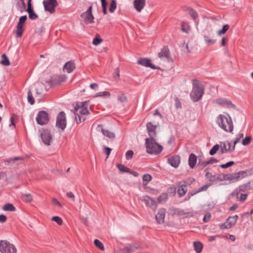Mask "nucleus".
<instances>
[{"label":"nucleus","instance_id":"nucleus-1","mask_svg":"<svg viewBox=\"0 0 253 253\" xmlns=\"http://www.w3.org/2000/svg\"><path fill=\"white\" fill-rule=\"evenodd\" d=\"M192 90L190 94V97L193 102L200 100L204 92L203 85L197 80L192 81Z\"/></svg>","mask_w":253,"mask_h":253},{"label":"nucleus","instance_id":"nucleus-2","mask_svg":"<svg viewBox=\"0 0 253 253\" xmlns=\"http://www.w3.org/2000/svg\"><path fill=\"white\" fill-rule=\"evenodd\" d=\"M216 123L225 131L232 132L234 126L232 119L229 115H219L217 118Z\"/></svg>","mask_w":253,"mask_h":253},{"label":"nucleus","instance_id":"nucleus-3","mask_svg":"<svg viewBox=\"0 0 253 253\" xmlns=\"http://www.w3.org/2000/svg\"><path fill=\"white\" fill-rule=\"evenodd\" d=\"M146 152L151 154H158L162 150V145L158 144L155 141V138H146L145 139Z\"/></svg>","mask_w":253,"mask_h":253},{"label":"nucleus","instance_id":"nucleus-4","mask_svg":"<svg viewBox=\"0 0 253 253\" xmlns=\"http://www.w3.org/2000/svg\"><path fill=\"white\" fill-rule=\"evenodd\" d=\"M247 175V172L244 170L240 171L234 173H227L223 175V179L228 180L230 183H234L245 177Z\"/></svg>","mask_w":253,"mask_h":253},{"label":"nucleus","instance_id":"nucleus-5","mask_svg":"<svg viewBox=\"0 0 253 253\" xmlns=\"http://www.w3.org/2000/svg\"><path fill=\"white\" fill-rule=\"evenodd\" d=\"M0 252L1 253H17L15 246L6 240L0 241Z\"/></svg>","mask_w":253,"mask_h":253},{"label":"nucleus","instance_id":"nucleus-6","mask_svg":"<svg viewBox=\"0 0 253 253\" xmlns=\"http://www.w3.org/2000/svg\"><path fill=\"white\" fill-rule=\"evenodd\" d=\"M40 137L43 143L46 146H49L52 140V136L50 131L47 129L40 130Z\"/></svg>","mask_w":253,"mask_h":253},{"label":"nucleus","instance_id":"nucleus-7","mask_svg":"<svg viewBox=\"0 0 253 253\" xmlns=\"http://www.w3.org/2000/svg\"><path fill=\"white\" fill-rule=\"evenodd\" d=\"M75 115L79 114L85 115L89 113L87 109V104L86 102H79L77 103L74 107Z\"/></svg>","mask_w":253,"mask_h":253},{"label":"nucleus","instance_id":"nucleus-8","mask_svg":"<svg viewBox=\"0 0 253 253\" xmlns=\"http://www.w3.org/2000/svg\"><path fill=\"white\" fill-rule=\"evenodd\" d=\"M66 115L64 112H60L57 115L56 118V126L60 128L62 130H64L66 127Z\"/></svg>","mask_w":253,"mask_h":253},{"label":"nucleus","instance_id":"nucleus-9","mask_svg":"<svg viewBox=\"0 0 253 253\" xmlns=\"http://www.w3.org/2000/svg\"><path fill=\"white\" fill-rule=\"evenodd\" d=\"M238 218V216L237 215L228 217L225 223L219 225L220 228L221 229H227L232 228L236 223Z\"/></svg>","mask_w":253,"mask_h":253},{"label":"nucleus","instance_id":"nucleus-10","mask_svg":"<svg viewBox=\"0 0 253 253\" xmlns=\"http://www.w3.org/2000/svg\"><path fill=\"white\" fill-rule=\"evenodd\" d=\"M36 121L41 126L46 125L49 122L48 113L44 111H40L36 117Z\"/></svg>","mask_w":253,"mask_h":253},{"label":"nucleus","instance_id":"nucleus-11","mask_svg":"<svg viewBox=\"0 0 253 253\" xmlns=\"http://www.w3.org/2000/svg\"><path fill=\"white\" fill-rule=\"evenodd\" d=\"M92 6H90L87 10L82 13L81 16L86 24H91L94 22V16L92 14Z\"/></svg>","mask_w":253,"mask_h":253},{"label":"nucleus","instance_id":"nucleus-12","mask_svg":"<svg viewBox=\"0 0 253 253\" xmlns=\"http://www.w3.org/2000/svg\"><path fill=\"white\" fill-rule=\"evenodd\" d=\"M27 19L26 15L22 16L19 18V22L16 27V34L18 38L21 37L24 32L23 26Z\"/></svg>","mask_w":253,"mask_h":253},{"label":"nucleus","instance_id":"nucleus-13","mask_svg":"<svg viewBox=\"0 0 253 253\" xmlns=\"http://www.w3.org/2000/svg\"><path fill=\"white\" fill-rule=\"evenodd\" d=\"M44 10L53 13L55 12V8L58 5L56 0H45L43 1Z\"/></svg>","mask_w":253,"mask_h":253},{"label":"nucleus","instance_id":"nucleus-14","mask_svg":"<svg viewBox=\"0 0 253 253\" xmlns=\"http://www.w3.org/2000/svg\"><path fill=\"white\" fill-rule=\"evenodd\" d=\"M67 79L65 75H54L53 76L49 82L50 85H57L60 84L64 82Z\"/></svg>","mask_w":253,"mask_h":253},{"label":"nucleus","instance_id":"nucleus-15","mask_svg":"<svg viewBox=\"0 0 253 253\" xmlns=\"http://www.w3.org/2000/svg\"><path fill=\"white\" fill-rule=\"evenodd\" d=\"M251 188V182L249 181L247 183L241 185L238 188L235 189L232 193V195L233 196H237L238 197V194L240 192H246L250 190Z\"/></svg>","mask_w":253,"mask_h":253},{"label":"nucleus","instance_id":"nucleus-16","mask_svg":"<svg viewBox=\"0 0 253 253\" xmlns=\"http://www.w3.org/2000/svg\"><path fill=\"white\" fill-rule=\"evenodd\" d=\"M142 202H144L146 205L149 207L153 211H155L157 208V204L155 200L148 196H144L140 198Z\"/></svg>","mask_w":253,"mask_h":253},{"label":"nucleus","instance_id":"nucleus-17","mask_svg":"<svg viewBox=\"0 0 253 253\" xmlns=\"http://www.w3.org/2000/svg\"><path fill=\"white\" fill-rule=\"evenodd\" d=\"M137 63L142 66L150 67L153 69H158V67H156L154 65L151 63V61L150 59L146 58H140L138 59L137 61Z\"/></svg>","mask_w":253,"mask_h":253},{"label":"nucleus","instance_id":"nucleus-18","mask_svg":"<svg viewBox=\"0 0 253 253\" xmlns=\"http://www.w3.org/2000/svg\"><path fill=\"white\" fill-rule=\"evenodd\" d=\"M158 57L161 59L169 60L170 58V51L167 46H165L158 53Z\"/></svg>","mask_w":253,"mask_h":253},{"label":"nucleus","instance_id":"nucleus-19","mask_svg":"<svg viewBox=\"0 0 253 253\" xmlns=\"http://www.w3.org/2000/svg\"><path fill=\"white\" fill-rule=\"evenodd\" d=\"M180 162V158L179 156L175 155L168 159V163L174 168H177Z\"/></svg>","mask_w":253,"mask_h":253},{"label":"nucleus","instance_id":"nucleus-20","mask_svg":"<svg viewBox=\"0 0 253 253\" xmlns=\"http://www.w3.org/2000/svg\"><path fill=\"white\" fill-rule=\"evenodd\" d=\"M26 11L29 13V18L31 20H35L38 18V15L34 12L31 4V0H28L27 2V8Z\"/></svg>","mask_w":253,"mask_h":253},{"label":"nucleus","instance_id":"nucleus-21","mask_svg":"<svg viewBox=\"0 0 253 253\" xmlns=\"http://www.w3.org/2000/svg\"><path fill=\"white\" fill-rule=\"evenodd\" d=\"M167 211L165 209H160L157 215H156V219L159 224L163 223Z\"/></svg>","mask_w":253,"mask_h":253},{"label":"nucleus","instance_id":"nucleus-22","mask_svg":"<svg viewBox=\"0 0 253 253\" xmlns=\"http://www.w3.org/2000/svg\"><path fill=\"white\" fill-rule=\"evenodd\" d=\"M146 128L150 138H155L156 135V126L153 125L151 122H149L146 125Z\"/></svg>","mask_w":253,"mask_h":253},{"label":"nucleus","instance_id":"nucleus-23","mask_svg":"<svg viewBox=\"0 0 253 253\" xmlns=\"http://www.w3.org/2000/svg\"><path fill=\"white\" fill-rule=\"evenodd\" d=\"M215 102L226 108H234L235 107L230 101L223 98H218L216 99Z\"/></svg>","mask_w":253,"mask_h":253},{"label":"nucleus","instance_id":"nucleus-24","mask_svg":"<svg viewBox=\"0 0 253 253\" xmlns=\"http://www.w3.org/2000/svg\"><path fill=\"white\" fill-rule=\"evenodd\" d=\"M76 66L73 61L66 62L63 66V70L68 73H71L75 69Z\"/></svg>","mask_w":253,"mask_h":253},{"label":"nucleus","instance_id":"nucleus-25","mask_svg":"<svg viewBox=\"0 0 253 253\" xmlns=\"http://www.w3.org/2000/svg\"><path fill=\"white\" fill-rule=\"evenodd\" d=\"M103 126L102 125H98L97 126V129L98 130L101 129V132H102L104 136H105L110 139H114L115 138L116 135H115V133H114L110 131L109 130H108L107 129H105L104 128H103Z\"/></svg>","mask_w":253,"mask_h":253},{"label":"nucleus","instance_id":"nucleus-26","mask_svg":"<svg viewBox=\"0 0 253 253\" xmlns=\"http://www.w3.org/2000/svg\"><path fill=\"white\" fill-rule=\"evenodd\" d=\"M145 0H134V7L138 12H140L145 5Z\"/></svg>","mask_w":253,"mask_h":253},{"label":"nucleus","instance_id":"nucleus-27","mask_svg":"<svg viewBox=\"0 0 253 253\" xmlns=\"http://www.w3.org/2000/svg\"><path fill=\"white\" fill-rule=\"evenodd\" d=\"M231 149V142L227 141L226 142L221 143L220 152L221 154L226 153Z\"/></svg>","mask_w":253,"mask_h":253},{"label":"nucleus","instance_id":"nucleus-28","mask_svg":"<svg viewBox=\"0 0 253 253\" xmlns=\"http://www.w3.org/2000/svg\"><path fill=\"white\" fill-rule=\"evenodd\" d=\"M197 157L195 154L191 153L189 155L188 162L189 165L191 168H193L195 167L197 162Z\"/></svg>","mask_w":253,"mask_h":253},{"label":"nucleus","instance_id":"nucleus-29","mask_svg":"<svg viewBox=\"0 0 253 253\" xmlns=\"http://www.w3.org/2000/svg\"><path fill=\"white\" fill-rule=\"evenodd\" d=\"M187 191V188L183 184L178 183V188L177 192L179 197L183 196L186 194Z\"/></svg>","mask_w":253,"mask_h":253},{"label":"nucleus","instance_id":"nucleus-30","mask_svg":"<svg viewBox=\"0 0 253 253\" xmlns=\"http://www.w3.org/2000/svg\"><path fill=\"white\" fill-rule=\"evenodd\" d=\"M189 15L193 19H196L198 17V14L197 12L193 8L190 7L187 8L186 10Z\"/></svg>","mask_w":253,"mask_h":253},{"label":"nucleus","instance_id":"nucleus-31","mask_svg":"<svg viewBox=\"0 0 253 253\" xmlns=\"http://www.w3.org/2000/svg\"><path fill=\"white\" fill-rule=\"evenodd\" d=\"M194 249L197 253H201L203 248V244L201 242H194Z\"/></svg>","mask_w":253,"mask_h":253},{"label":"nucleus","instance_id":"nucleus-32","mask_svg":"<svg viewBox=\"0 0 253 253\" xmlns=\"http://www.w3.org/2000/svg\"><path fill=\"white\" fill-rule=\"evenodd\" d=\"M195 181V179L192 177H189L184 180L179 182V184H183L185 187H187V186L190 185Z\"/></svg>","mask_w":253,"mask_h":253},{"label":"nucleus","instance_id":"nucleus-33","mask_svg":"<svg viewBox=\"0 0 253 253\" xmlns=\"http://www.w3.org/2000/svg\"><path fill=\"white\" fill-rule=\"evenodd\" d=\"M168 199V195L166 193H162L158 197V201L160 203H164L167 201Z\"/></svg>","mask_w":253,"mask_h":253},{"label":"nucleus","instance_id":"nucleus-34","mask_svg":"<svg viewBox=\"0 0 253 253\" xmlns=\"http://www.w3.org/2000/svg\"><path fill=\"white\" fill-rule=\"evenodd\" d=\"M3 210L7 211H15L16 210L15 208L11 204H6L3 207Z\"/></svg>","mask_w":253,"mask_h":253},{"label":"nucleus","instance_id":"nucleus-35","mask_svg":"<svg viewBox=\"0 0 253 253\" xmlns=\"http://www.w3.org/2000/svg\"><path fill=\"white\" fill-rule=\"evenodd\" d=\"M117 168H118V169L120 170V171L122 172H127L128 173L129 171V169L126 167V166H125L124 165H122V164H118L117 165Z\"/></svg>","mask_w":253,"mask_h":253},{"label":"nucleus","instance_id":"nucleus-36","mask_svg":"<svg viewBox=\"0 0 253 253\" xmlns=\"http://www.w3.org/2000/svg\"><path fill=\"white\" fill-rule=\"evenodd\" d=\"M23 159L24 158L23 157H14V158H9L7 160H4V162L6 165H8L9 163H10L12 162H14L15 161H16L17 160H23Z\"/></svg>","mask_w":253,"mask_h":253},{"label":"nucleus","instance_id":"nucleus-37","mask_svg":"<svg viewBox=\"0 0 253 253\" xmlns=\"http://www.w3.org/2000/svg\"><path fill=\"white\" fill-rule=\"evenodd\" d=\"M2 60L0 61V63L4 66H8L10 65V62L5 54H3L1 56Z\"/></svg>","mask_w":253,"mask_h":253},{"label":"nucleus","instance_id":"nucleus-38","mask_svg":"<svg viewBox=\"0 0 253 253\" xmlns=\"http://www.w3.org/2000/svg\"><path fill=\"white\" fill-rule=\"evenodd\" d=\"M28 101V102L31 104L33 105L35 103V100L33 96L32 93L30 90H29L28 92V96H27Z\"/></svg>","mask_w":253,"mask_h":253},{"label":"nucleus","instance_id":"nucleus-39","mask_svg":"<svg viewBox=\"0 0 253 253\" xmlns=\"http://www.w3.org/2000/svg\"><path fill=\"white\" fill-rule=\"evenodd\" d=\"M117 8V2L115 0H112L110 7H109V11L111 13H113L116 10Z\"/></svg>","mask_w":253,"mask_h":253},{"label":"nucleus","instance_id":"nucleus-40","mask_svg":"<svg viewBox=\"0 0 253 253\" xmlns=\"http://www.w3.org/2000/svg\"><path fill=\"white\" fill-rule=\"evenodd\" d=\"M137 247L134 246L129 245L127 246L125 250H126V253H131L136 251Z\"/></svg>","mask_w":253,"mask_h":253},{"label":"nucleus","instance_id":"nucleus-41","mask_svg":"<svg viewBox=\"0 0 253 253\" xmlns=\"http://www.w3.org/2000/svg\"><path fill=\"white\" fill-rule=\"evenodd\" d=\"M102 42V40L100 38V36L97 34L95 38L93 40L92 43L94 45H97L99 44Z\"/></svg>","mask_w":253,"mask_h":253},{"label":"nucleus","instance_id":"nucleus-42","mask_svg":"<svg viewBox=\"0 0 253 253\" xmlns=\"http://www.w3.org/2000/svg\"><path fill=\"white\" fill-rule=\"evenodd\" d=\"M94 245L101 251L105 250L103 244L98 239H95L94 241Z\"/></svg>","mask_w":253,"mask_h":253},{"label":"nucleus","instance_id":"nucleus-43","mask_svg":"<svg viewBox=\"0 0 253 253\" xmlns=\"http://www.w3.org/2000/svg\"><path fill=\"white\" fill-rule=\"evenodd\" d=\"M111 95L109 91H102V92H99L96 94L95 96L96 97H110Z\"/></svg>","mask_w":253,"mask_h":253},{"label":"nucleus","instance_id":"nucleus-44","mask_svg":"<svg viewBox=\"0 0 253 253\" xmlns=\"http://www.w3.org/2000/svg\"><path fill=\"white\" fill-rule=\"evenodd\" d=\"M51 220L56 222L57 224L59 225H62L63 223L62 218L60 217L57 216H53L51 218Z\"/></svg>","mask_w":253,"mask_h":253},{"label":"nucleus","instance_id":"nucleus-45","mask_svg":"<svg viewBox=\"0 0 253 253\" xmlns=\"http://www.w3.org/2000/svg\"><path fill=\"white\" fill-rule=\"evenodd\" d=\"M252 137L250 136H246L244 139L242 140V144L244 146H247L249 145L251 141H252Z\"/></svg>","mask_w":253,"mask_h":253},{"label":"nucleus","instance_id":"nucleus-46","mask_svg":"<svg viewBox=\"0 0 253 253\" xmlns=\"http://www.w3.org/2000/svg\"><path fill=\"white\" fill-rule=\"evenodd\" d=\"M204 39L207 44L208 45L213 44L216 41L215 40L209 38L207 36H204Z\"/></svg>","mask_w":253,"mask_h":253},{"label":"nucleus","instance_id":"nucleus-47","mask_svg":"<svg viewBox=\"0 0 253 253\" xmlns=\"http://www.w3.org/2000/svg\"><path fill=\"white\" fill-rule=\"evenodd\" d=\"M229 26L227 24L223 26L222 29L218 31V34L219 35H221L222 34H225L229 29Z\"/></svg>","mask_w":253,"mask_h":253},{"label":"nucleus","instance_id":"nucleus-48","mask_svg":"<svg viewBox=\"0 0 253 253\" xmlns=\"http://www.w3.org/2000/svg\"><path fill=\"white\" fill-rule=\"evenodd\" d=\"M219 146L218 144H216L213 146V147L210 151V154L211 155H214L217 151L219 149Z\"/></svg>","mask_w":253,"mask_h":253},{"label":"nucleus","instance_id":"nucleus-49","mask_svg":"<svg viewBox=\"0 0 253 253\" xmlns=\"http://www.w3.org/2000/svg\"><path fill=\"white\" fill-rule=\"evenodd\" d=\"M23 199L27 202H30L32 200V196L30 194H22Z\"/></svg>","mask_w":253,"mask_h":253},{"label":"nucleus","instance_id":"nucleus-50","mask_svg":"<svg viewBox=\"0 0 253 253\" xmlns=\"http://www.w3.org/2000/svg\"><path fill=\"white\" fill-rule=\"evenodd\" d=\"M75 120L77 122V124H79L82 123V122H84L85 120V118L84 117L80 116V114L75 115Z\"/></svg>","mask_w":253,"mask_h":253},{"label":"nucleus","instance_id":"nucleus-51","mask_svg":"<svg viewBox=\"0 0 253 253\" xmlns=\"http://www.w3.org/2000/svg\"><path fill=\"white\" fill-rule=\"evenodd\" d=\"M118 100L122 103L126 102L127 101V97L125 94L122 93L120 95L118 96Z\"/></svg>","mask_w":253,"mask_h":253},{"label":"nucleus","instance_id":"nucleus-52","mask_svg":"<svg viewBox=\"0 0 253 253\" xmlns=\"http://www.w3.org/2000/svg\"><path fill=\"white\" fill-rule=\"evenodd\" d=\"M133 151L132 150H128L126 153V158L129 160L132 158L133 155Z\"/></svg>","mask_w":253,"mask_h":253},{"label":"nucleus","instance_id":"nucleus-53","mask_svg":"<svg viewBox=\"0 0 253 253\" xmlns=\"http://www.w3.org/2000/svg\"><path fill=\"white\" fill-rule=\"evenodd\" d=\"M234 164L233 161H230L224 164H221L220 167L223 169H226L229 167L233 166Z\"/></svg>","mask_w":253,"mask_h":253},{"label":"nucleus","instance_id":"nucleus-54","mask_svg":"<svg viewBox=\"0 0 253 253\" xmlns=\"http://www.w3.org/2000/svg\"><path fill=\"white\" fill-rule=\"evenodd\" d=\"M142 179L144 181H146L148 182L152 180V177L151 175L149 174H145L144 175H143Z\"/></svg>","mask_w":253,"mask_h":253},{"label":"nucleus","instance_id":"nucleus-55","mask_svg":"<svg viewBox=\"0 0 253 253\" xmlns=\"http://www.w3.org/2000/svg\"><path fill=\"white\" fill-rule=\"evenodd\" d=\"M17 116L15 114H12L10 121V124H9V126H13L14 127L15 126L14 120L16 118Z\"/></svg>","mask_w":253,"mask_h":253},{"label":"nucleus","instance_id":"nucleus-56","mask_svg":"<svg viewBox=\"0 0 253 253\" xmlns=\"http://www.w3.org/2000/svg\"><path fill=\"white\" fill-rule=\"evenodd\" d=\"M113 77L114 78H115L116 80H118L119 79L120 77V71L119 69L117 68L115 69L114 73H113Z\"/></svg>","mask_w":253,"mask_h":253},{"label":"nucleus","instance_id":"nucleus-57","mask_svg":"<svg viewBox=\"0 0 253 253\" xmlns=\"http://www.w3.org/2000/svg\"><path fill=\"white\" fill-rule=\"evenodd\" d=\"M175 105L177 109L181 108L182 107L181 103L177 97L174 98Z\"/></svg>","mask_w":253,"mask_h":253},{"label":"nucleus","instance_id":"nucleus-58","mask_svg":"<svg viewBox=\"0 0 253 253\" xmlns=\"http://www.w3.org/2000/svg\"><path fill=\"white\" fill-rule=\"evenodd\" d=\"M51 203L53 205L57 206L59 207H62L61 204L55 198H53L51 200Z\"/></svg>","mask_w":253,"mask_h":253},{"label":"nucleus","instance_id":"nucleus-59","mask_svg":"<svg viewBox=\"0 0 253 253\" xmlns=\"http://www.w3.org/2000/svg\"><path fill=\"white\" fill-rule=\"evenodd\" d=\"M112 151V149L110 148L109 147L105 146L104 148V152L106 154L107 158H108L111 152Z\"/></svg>","mask_w":253,"mask_h":253},{"label":"nucleus","instance_id":"nucleus-60","mask_svg":"<svg viewBox=\"0 0 253 253\" xmlns=\"http://www.w3.org/2000/svg\"><path fill=\"white\" fill-rule=\"evenodd\" d=\"M211 217V215L210 213H207L205 214L204 216V217L203 218V221L204 222H207L208 221L210 220V218Z\"/></svg>","mask_w":253,"mask_h":253},{"label":"nucleus","instance_id":"nucleus-61","mask_svg":"<svg viewBox=\"0 0 253 253\" xmlns=\"http://www.w3.org/2000/svg\"><path fill=\"white\" fill-rule=\"evenodd\" d=\"M248 196L247 194H241L240 196L239 197V200L241 202H244L245 201Z\"/></svg>","mask_w":253,"mask_h":253},{"label":"nucleus","instance_id":"nucleus-62","mask_svg":"<svg viewBox=\"0 0 253 253\" xmlns=\"http://www.w3.org/2000/svg\"><path fill=\"white\" fill-rule=\"evenodd\" d=\"M68 198L72 199L73 201H75V196L72 192H69L66 193Z\"/></svg>","mask_w":253,"mask_h":253},{"label":"nucleus","instance_id":"nucleus-63","mask_svg":"<svg viewBox=\"0 0 253 253\" xmlns=\"http://www.w3.org/2000/svg\"><path fill=\"white\" fill-rule=\"evenodd\" d=\"M209 187V185H205L202 187H201L200 188H199L197 192H202L203 191H206L207 190V189Z\"/></svg>","mask_w":253,"mask_h":253},{"label":"nucleus","instance_id":"nucleus-64","mask_svg":"<svg viewBox=\"0 0 253 253\" xmlns=\"http://www.w3.org/2000/svg\"><path fill=\"white\" fill-rule=\"evenodd\" d=\"M218 162V161L214 158H211L209 161H207V164H212L213 163H216Z\"/></svg>","mask_w":253,"mask_h":253}]
</instances>
